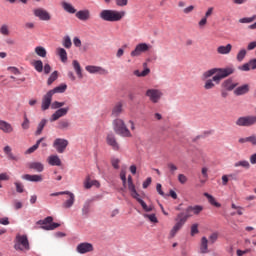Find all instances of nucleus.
<instances>
[{
  "instance_id": "nucleus-1",
  "label": "nucleus",
  "mask_w": 256,
  "mask_h": 256,
  "mask_svg": "<svg viewBox=\"0 0 256 256\" xmlns=\"http://www.w3.org/2000/svg\"><path fill=\"white\" fill-rule=\"evenodd\" d=\"M234 73L235 68L232 66L226 68H211L205 71L202 75L203 79H207L204 84V89H206V91L215 89V83L216 85H219L222 79H225Z\"/></svg>"
},
{
  "instance_id": "nucleus-2",
  "label": "nucleus",
  "mask_w": 256,
  "mask_h": 256,
  "mask_svg": "<svg viewBox=\"0 0 256 256\" xmlns=\"http://www.w3.org/2000/svg\"><path fill=\"white\" fill-rule=\"evenodd\" d=\"M127 15L125 10H113V9H104L99 13V17L102 21H107L108 23H117L124 19Z\"/></svg>"
},
{
  "instance_id": "nucleus-3",
  "label": "nucleus",
  "mask_w": 256,
  "mask_h": 256,
  "mask_svg": "<svg viewBox=\"0 0 256 256\" xmlns=\"http://www.w3.org/2000/svg\"><path fill=\"white\" fill-rule=\"evenodd\" d=\"M113 130L116 135H119L120 137H127L131 138L133 137V134L131 133V130L127 128V124H125V121L121 118H116L113 122Z\"/></svg>"
},
{
  "instance_id": "nucleus-4",
  "label": "nucleus",
  "mask_w": 256,
  "mask_h": 256,
  "mask_svg": "<svg viewBox=\"0 0 256 256\" xmlns=\"http://www.w3.org/2000/svg\"><path fill=\"white\" fill-rule=\"evenodd\" d=\"M14 249L16 251H30L31 245L29 244V239L27 235H17L14 243Z\"/></svg>"
},
{
  "instance_id": "nucleus-5",
  "label": "nucleus",
  "mask_w": 256,
  "mask_h": 256,
  "mask_svg": "<svg viewBox=\"0 0 256 256\" xmlns=\"http://www.w3.org/2000/svg\"><path fill=\"white\" fill-rule=\"evenodd\" d=\"M237 127H253L256 125V115L241 116L236 120Z\"/></svg>"
},
{
  "instance_id": "nucleus-6",
  "label": "nucleus",
  "mask_w": 256,
  "mask_h": 256,
  "mask_svg": "<svg viewBox=\"0 0 256 256\" xmlns=\"http://www.w3.org/2000/svg\"><path fill=\"white\" fill-rule=\"evenodd\" d=\"M151 103H159L163 97V91L161 89L149 88L145 93Z\"/></svg>"
},
{
  "instance_id": "nucleus-7",
  "label": "nucleus",
  "mask_w": 256,
  "mask_h": 256,
  "mask_svg": "<svg viewBox=\"0 0 256 256\" xmlns=\"http://www.w3.org/2000/svg\"><path fill=\"white\" fill-rule=\"evenodd\" d=\"M38 225H42V229L45 231H53V229H57L60 226L59 223L53 222V217L48 216L44 220H39Z\"/></svg>"
},
{
  "instance_id": "nucleus-8",
  "label": "nucleus",
  "mask_w": 256,
  "mask_h": 256,
  "mask_svg": "<svg viewBox=\"0 0 256 256\" xmlns=\"http://www.w3.org/2000/svg\"><path fill=\"white\" fill-rule=\"evenodd\" d=\"M33 15L39 19V21H51V13H49L45 8H34Z\"/></svg>"
},
{
  "instance_id": "nucleus-9",
  "label": "nucleus",
  "mask_w": 256,
  "mask_h": 256,
  "mask_svg": "<svg viewBox=\"0 0 256 256\" xmlns=\"http://www.w3.org/2000/svg\"><path fill=\"white\" fill-rule=\"evenodd\" d=\"M52 147L55 148L57 153H65V150L69 147V140L65 138H56L53 141Z\"/></svg>"
},
{
  "instance_id": "nucleus-10",
  "label": "nucleus",
  "mask_w": 256,
  "mask_h": 256,
  "mask_svg": "<svg viewBox=\"0 0 256 256\" xmlns=\"http://www.w3.org/2000/svg\"><path fill=\"white\" fill-rule=\"evenodd\" d=\"M151 49V44L145 42L139 43L135 46L134 50L130 53L131 57H141L142 53H147Z\"/></svg>"
},
{
  "instance_id": "nucleus-11",
  "label": "nucleus",
  "mask_w": 256,
  "mask_h": 256,
  "mask_svg": "<svg viewBox=\"0 0 256 256\" xmlns=\"http://www.w3.org/2000/svg\"><path fill=\"white\" fill-rule=\"evenodd\" d=\"M106 145H108V147H111L113 151H119V149H121V146L117 141V137L113 132H110L106 135Z\"/></svg>"
},
{
  "instance_id": "nucleus-12",
  "label": "nucleus",
  "mask_w": 256,
  "mask_h": 256,
  "mask_svg": "<svg viewBox=\"0 0 256 256\" xmlns=\"http://www.w3.org/2000/svg\"><path fill=\"white\" fill-rule=\"evenodd\" d=\"M85 70L90 73L91 75H109V70L101 67V66H95V65H88L85 67Z\"/></svg>"
},
{
  "instance_id": "nucleus-13",
  "label": "nucleus",
  "mask_w": 256,
  "mask_h": 256,
  "mask_svg": "<svg viewBox=\"0 0 256 256\" xmlns=\"http://www.w3.org/2000/svg\"><path fill=\"white\" fill-rule=\"evenodd\" d=\"M94 250H95V248L89 242H82V243L78 244L77 247H76V251L80 255H85L87 253H92V251H94Z\"/></svg>"
},
{
  "instance_id": "nucleus-14",
  "label": "nucleus",
  "mask_w": 256,
  "mask_h": 256,
  "mask_svg": "<svg viewBox=\"0 0 256 256\" xmlns=\"http://www.w3.org/2000/svg\"><path fill=\"white\" fill-rule=\"evenodd\" d=\"M69 110V106L57 109L50 117L51 123H53L54 121H59L61 117H65L67 113H69Z\"/></svg>"
},
{
  "instance_id": "nucleus-15",
  "label": "nucleus",
  "mask_w": 256,
  "mask_h": 256,
  "mask_svg": "<svg viewBox=\"0 0 256 256\" xmlns=\"http://www.w3.org/2000/svg\"><path fill=\"white\" fill-rule=\"evenodd\" d=\"M52 101H53V95L48 91L42 98V104H41L42 111H47V109H49V107L53 105V103H51Z\"/></svg>"
},
{
  "instance_id": "nucleus-16",
  "label": "nucleus",
  "mask_w": 256,
  "mask_h": 256,
  "mask_svg": "<svg viewBox=\"0 0 256 256\" xmlns=\"http://www.w3.org/2000/svg\"><path fill=\"white\" fill-rule=\"evenodd\" d=\"M189 217H192V215L188 214V213L185 214V212H181L176 216L175 224L178 225V227L183 228V225H185V223H187V219H189Z\"/></svg>"
},
{
  "instance_id": "nucleus-17",
  "label": "nucleus",
  "mask_w": 256,
  "mask_h": 256,
  "mask_svg": "<svg viewBox=\"0 0 256 256\" xmlns=\"http://www.w3.org/2000/svg\"><path fill=\"white\" fill-rule=\"evenodd\" d=\"M75 17L79 21H89L91 19V11L89 9H83L76 12Z\"/></svg>"
},
{
  "instance_id": "nucleus-18",
  "label": "nucleus",
  "mask_w": 256,
  "mask_h": 256,
  "mask_svg": "<svg viewBox=\"0 0 256 256\" xmlns=\"http://www.w3.org/2000/svg\"><path fill=\"white\" fill-rule=\"evenodd\" d=\"M24 181H30L31 183H41L43 181V176L41 174H24L22 175Z\"/></svg>"
},
{
  "instance_id": "nucleus-19",
  "label": "nucleus",
  "mask_w": 256,
  "mask_h": 256,
  "mask_svg": "<svg viewBox=\"0 0 256 256\" xmlns=\"http://www.w3.org/2000/svg\"><path fill=\"white\" fill-rule=\"evenodd\" d=\"M84 189H91V187H101V183L98 180H91V176H87L83 182Z\"/></svg>"
},
{
  "instance_id": "nucleus-20",
  "label": "nucleus",
  "mask_w": 256,
  "mask_h": 256,
  "mask_svg": "<svg viewBox=\"0 0 256 256\" xmlns=\"http://www.w3.org/2000/svg\"><path fill=\"white\" fill-rule=\"evenodd\" d=\"M28 168L36 171V173H43L45 171V165L37 161L28 163Z\"/></svg>"
},
{
  "instance_id": "nucleus-21",
  "label": "nucleus",
  "mask_w": 256,
  "mask_h": 256,
  "mask_svg": "<svg viewBox=\"0 0 256 256\" xmlns=\"http://www.w3.org/2000/svg\"><path fill=\"white\" fill-rule=\"evenodd\" d=\"M65 195H68L69 199L63 203L64 209H71L72 205H75V194L70 191H66Z\"/></svg>"
},
{
  "instance_id": "nucleus-22",
  "label": "nucleus",
  "mask_w": 256,
  "mask_h": 256,
  "mask_svg": "<svg viewBox=\"0 0 256 256\" xmlns=\"http://www.w3.org/2000/svg\"><path fill=\"white\" fill-rule=\"evenodd\" d=\"M237 85V82H233V79L229 78L223 81L222 89H225V91H233Z\"/></svg>"
},
{
  "instance_id": "nucleus-23",
  "label": "nucleus",
  "mask_w": 256,
  "mask_h": 256,
  "mask_svg": "<svg viewBox=\"0 0 256 256\" xmlns=\"http://www.w3.org/2000/svg\"><path fill=\"white\" fill-rule=\"evenodd\" d=\"M0 131H3V133H13L14 128L11 123L0 119Z\"/></svg>"
},
{
  "instance_id": "nucleus-24",
  "label": "nucleus",
  "mask_w": 256,
  "mask_h": 256,
  "mask_svg": "<svg viewBox=\"0 0 256 256\" xmlns=\"http://www.w3.org/2000/svg\"><path fill=\"white\" fill-rule=\"evenodd\" d=\"M232 49H233V45L227 44L226 46L224 45L218 46L216 51L218 55H229Z\"/></svg>"
},
{
  "instance_id": "nucleus-25",
  "label": "nucleus",
  "mask_w": 256,
  "mask_h": 256,
  "mask_svg": "<svg viewBox=\"0 0 256 256\" xmlns=\"http://www.w3.org/2000/svg\"><path fill=\"white\" fill-rule=\"evenodd\" d=\"M238 142L243 145L245 143H251L253 147H256V135L252 134L245 138H239Z\"/></svg>"
},
{
  "instance_id": "nucleus-26",
  "label": "nucleus",
  "mask_w": 256,
  "mask_h": 256,
  "mask_svg": "<svg viewBox=\"0 0 256 256\" xmlns=\"http://www.w3.org/2000/svg\"><path fill=\"white\" fill-rule=\"evenodd\" d=\"M3 151L10 161H19V158H17V156H15V154H13V149L11 148V146L6 145L3 148Z\"/></svg>"
},
{
  "instance_id": "nucleus-27",
  "label": "nucleus",
  "mask_w": 256,
  "mask_h": 256,
  "mask_svg": "<svg viewBox=\"0 0 256 256\" xmlns=\"http://www.w3.org/2000/svg\"><path fill=\"white\" fill-rule=\"evenodd\" d=\"M61 5L62 9H64L66 13H70V15L77 13V9H75V6H73V4L63 1Z\"/></svg>"
},
{
  "instance_id": "nucleus-28",
  "label": "nucleus",
  "mask_w": 256,
  "mask_h": 256,
  "mask_svg": "<svg viewBox=\"0 0 256 256\" xmlns=\"http://www.w3.org/2000/svg\"><path fill=\"white\" fill-rule=\"evenodd\" d=\"M47 161L52 167H61V158L57 155H50Z\"/></svg>"
},
{
  "instance_id": "nucleus-29",
  "label": "nucleus",
  "mask_w": 256,
  "mask_h": 256,
  "mask_svg": "<svg viewBox=\"0 0 256 256\" xmlns=\"http://www.w3.org/2000/svg\"><path fill=\"white\" fill-rule=\"evenodd\" d=\"M69 127H71V122H69V120L67 119L59 120L57 123V129H59L60 131H67Z\"/></svg>"
},
{
  "instance_id": "nucleus-30",
  "label": "nucleus",
  "mask_w": 256,
  "mask_h": 256,
  "mask_svg": "<svg viewBox=\"0 0 256 256\" xmlns=\"http://www.w3.org/2000/svg\"><path fill=\"white\" fill-rule=\"evenodd\" d=\"M185 211L188 215H191V211L194 213V215H199V213L203 211V206L201 205L188 206Z\"/></svg>"
},
{
  "instance_id": "nucleus-31",
  "label": "nucleus",
  "mask_w": 256,
  "mask_h": 256,
  "mask_svg": "<svg viewBox=\"0 0 256 256\" xmlns=\"http://www.w3.org/2000/svg\"><path fill=\"white\" fill-rule=\"evenodd\" d=\"M245 93H249L248 84H243L242 86H239L234 90V94H236L237 96L245 95Z\"/></svg>"
},
{
  "instance_id": "nucleus-32",
  "label": "nucleus",
  "mask_w": 256,
  "mask_h": 256,
  "mask_svg": "<svg viewBox=\"0 0 256 256\" xmlns=\"http://www.w3.org/2000/svg\"><path fill=\"white\" fill-rule=\"evenodd\" d=\"M123 113V103L118 102L112 109V117H119Z\"/></svg>"
},
{
  "instance_id": "nucleus-33",
  "label": "nucleus",
  "mask_w": 256,
  "mask_h": 256,
  "mask_svg": "<svg viewBox=\"0 0 256 256\" xmlns=\"http://www.w3.org/2000/svg\"><path fill=\"white\" fill-rule=\"evenodd\" d=\"M72 65L79 79H83V70L81 69V64H79V61L73 60Z\"/></svg>"
},
{
  "instance_id": "nucleus-34",
  "label": "nucleus",
  "mask_w": 256,
  "mask_h": 256,
  "mask_svg": "<svg viewBox=\"0 0 256 256\" xmlns=\"http://www.w3.org/2000/svg\"><path fill=\"white\" fill-rule=\"evenodd\" d=\"M208 243H209V240H207V237H202L201 245H200V253L202 254L209 253Z\"/></svg>"
},
{
  "instance_id": "nucleus-35",
  "label": "nucleus",
  "mask_w": 256,
  "mask_h": 256,
  "mask_svg": "<svg viewBox=\"0 0 256 256\" xmlns=\"http://www.w3.org/2000/svg\"><path fill=\"white\" fill-rule=\"evenodd\" d=\"M44 139L45 138H40L39 140H37L36 144H34L32 147L28 148L25 151V155H31V153H35V151L39 149V145H41V142H43Z\"/></svg>"
},
{
  "instance_id": "nucleus-36",
  "label": "nucleus",
  "mask_w": 256,
  "mask_h": 256,
  "mask_svg": "<svg viewBox=\"0 0 256 256\" xmlns=\"http://www.w3.org/2000/svg\"><path fill=\"white\" fill-rule=\"evenodd\" d=\"M89 213H91V200H87L82 207L83 217H89Z\"/></svg>"
},
{
  "instance_id": "nucleus-37",
  "label": "nucleus",
  "mask_w": 256,
  "mask_h": 256,
  "mask_svg": "<svg viewBox=\"0 0 256 256\" xmlns=\"http://www.w3.org/2000/svg\"><path fill=\"white\" fill-rule=\"evenodd\" d=\"M204 197L208 199V202L210 203V205H213L214 207H221V203L217 202V200L215 199V197H213V195L205 192Z\"/></svg>"
},
{
  "instance_id": "nucleus-38",
  "label": "nucleus",
  "mask_w": 256,
  "mask_h": 256,
  "mask_svg": "<svg viewBox=\"0 0 256 256\" xmlns=\"http://www.w3.org/2000/svg\"><path fill=\"white\" fill-rule=\"evenodd\" d=\"M56 51L62 63H67V50L65 48H57Z\"/></svg>"
},
{
  "instance_id": "nucleus-39",
  "label": "nucleus",
  "mask_w": 256,
  "mask_h": 256,
  "mask_svg": "<svg viewBox=\"0 0 256 256\" xmlns=\"http://www.w3.org/2000/svg\"><path fill=\"white\" fill-rule=\"evenodd\" d=\"M34 51L36 55H38V57H42V59H45V57H47V50L43 46H37Z\"/></svg>"
},
{
  "instance_id": "nucleus-40",
  "label": "nucleus",
  "mask_w": 256,
  "mask_h": 256,
  "mask_svg": "<svg viewBox=\"0 0 256 256\" xmlns=\"http://www.w3.org/2000/svg\"><path fill=\"white\" fill-rule=\"evenodd\" d=\"M65 91H67V85L66 84H61V85L55 87L54 89L49 90V92L52 95H55V93H65Z\"/></svg>"
},
{
  "instance_id": "nucleus-41",
  "label": "nucleus",
  "mask_w": 256,
  "mask_h": 256,
  "mask_svg": "<svg viewBox=\"0 0 256 256\" xmlns=\"http://www.w3.org/2000/svg\"><path fill=\"white\" fill-rule=\"evenodd\" d=\"M32 66L34 67L37 73H43V61L41 60H34L32 62Z\"/></svg>"
},
{
  "instance_id": "nucleus-42",
  "label": "nucleus",
  "mask_w": 256,
  "mask_h": 256,
  "mask_svg": "<svg viewBox=\"0 0 256 256\" xmlns=\"http://www.w3.org/2000/svg\"><path fill=\"white\" fill-rule=\"evenodd\" d=\"M234 167H242L243 169H251V164L247 160H240L234 163Z\"/></svg>"
},
{
  "instance_id": "nucleus-43",
  "label": "nucleus",
  "mask_w": 256,
  "mask_h": 256,
  "mask_svg": "<svg viewBox=\"0 0 256 256\" xmlns=\"http://www.w3.org/2000/svg\"><path fill=\"white\" fill-rule=\"evenodd\" d=\"M57 79H59V72L58 71L52 72L47 80V85H53V83H55Z\"/></svg>"
},
{
  "instance_id": "nucleus-44",
  "label": "nucleus",
  "mask_w": 256,
  "mask_h": 256,
  "mask_svg": "<svg viewBox=\"0 0 256 256\" xmlns=\"http://www.w3.org/2000/svg\"><path fill=\"white\" fill-rule=\"evenodd\" d=\"M150 73H151V69L149 68H145L142 72L139 70L134 71V75L136 77H147V75H149Z\"/></svg>"
},
{
  "instance_id": "nucleus-45",
  "label": "nucleus",
  "mask_w": 256,
  "mask_h": 256,
  "mask_svg": "<svg viewBox=\"0 0 256 256\" xmlns=\"http://www.w3.org/2000/svg\"><path fill=\"white\" fill-rule=\"evenodd\" d=\"M45 125H47V119H42L37 126L36 135H41V133H43V129H45Z\"/></svg>"
},
{
  "instance_id": "nucleus-46",
  "label": "nucleus",
  "mask_w": 256,
  "mask_h": 256,
  "mask_svg": "<svg viewBox=\"0 0 256 256\" xmlns=\"http://www.w3.org/2000/svg\"><path fill=\"white\" fill-rule=\"evenodd\" d=\"M181 227L177 224H175L172 229L170 230L169 233V239H173L175 237V235H177V233H179V231H181Z\"/></svg>"
},
{
  "instance_id": "nucleus-47",
  "label": "nucleus",
  "mask_w": 256,
  "mask_h": 256,
  "mask_svg": "<svg viewBox=\"0 0 256 256\" xmlns=\"http://www.w3.org/2000/svg\"><path fill=\"white\" fill-rule=\"evenodd\" d=\"M129 191H130L131 197H133V199H136V201H138V203L141 204V201H143V199H141V195H139V193L137 192V189L132 188Z\"/></svg>"
},
{
  "instance_id": "nucleus-48",
  "label": "nucleus",
  "mask_w": 256,
  "mask_h": 256,
  "mask_svg": "<svg viewBox=\"0 0 256 256\" xmlns=\"http://www.w3.org/2000/svg\"><path fill=\"white\" fill-rule=\"evenodd\" d=\"M245 57H247V50L245 48L239 50V52L237 53L236 59L237 61H239V63H241V61H243V59H245Z\"/></svg>"
},
{
  "instance_id": "nucleus-49",
  "label": "nucleus",
  "mask_w": 256,
  "mask_h": 256,
  "mask_svg": "<svg viewBox=\"0 0 256 256\" xmlns=\"http://www.w3.org/2000/svg\"><path fill=\"white\" fill-rule=\"evenodd\" d=\"M62 45H63V47H65L66 49H71V46L73 45V43L71 42V37H69V36H64Z\"/></svg>"
},
{
  "instance_id": "nucleus-50",
  "label": "nucleus",
  "mask_w": 256,
  "mask_h": 256,
  "mask_svg": "<svg viewBox=\"0 0 256 256\" xmlns=\"http://www.w3.org/2000/svg\"><path fill=\"white\" fill-rule=\"evenodd\" d=\"M255 19H256V15H253L252 17L240 18L238 21L239 23H242V24H249V23H253Z\"/></svg>"
},
{
  "instance_id": "nucleus-51",
  "label": "nucleus",
  "mask_w": 256,
  "mask_h": 256,
  "mask_svg": "<svg viewBox=\"0 0 256 256\" xmlns=\"http://www.w3.org/2000/svg\"><path fill=\"white\" fill-rule=\"evenodd\" d=\"M140 205L142 209L146 211V213H151V211H153V205L148 206L147 203H145L143 200H140Z\"/></svg>"
},
{
  "instance_id": "nucleus-52",
  "label": "nucleus",
  "mask_w": 256,
  "mask_h": 256,
  "mask_svg": "<svg viewBox=\"0 0 256 256\" xmlns=\"http://www.w3.org/2000/svg\"><path fill=\"white\" fill-rule=\"evenodd\" d=\"M143 217L144 219H149L151 223H159V220L155 214H144Z\"/></svg>"
},
{
  "instance_id": "nucleus-53",
  "label": "nucleus",
  "mask_w": 256,
  "mask_h": 256,
  "mask_svg": "<svg viewBox=\"0 0 256 256\" xmlns=\"http://www.w3.org/2000/svg\"><path fill=\"white\" fill-rule=\"evenodd\" d=\"M63 107H65V102L54 101L51 104V109H63Z\"/></svg>"
},
{
  "instance_id": "nucleus-54",
  "label": "nucleus",
  "mask_w": 256,
  "mask_h": 256,
  "mask_svg": "<svg viewBox=\"0 0 256 256\" xmlns=\"http://www.w3.org/2000/svg\"><path fill=\"white\" fill-rule=\"evenodd\" d=\"M119 163H121V160L119 158H112L111 159V165L114 169H119Z\"/></svg>"
},
{
  "instance_id": "nucleus-55",
  "label": "nucleus",
  "mask_w": 256,
  "mask_h": 256,
  "mask_svg": "<svg viewBox=\"0 0 256 256\" xmlns=\"http://www.w3.org/2000/svg\"><path fill=\"white\" fill-rule=\"evenodd\" d=\"M14 185L16 187L17 193H23V191H25V187L23 186V183L15 182Z\"/></svg>"
},
{
  "instance_id": "nucleus-56",
  "label": "nucleus",
  "mask_w": 256,
  "mask_h": 256,
  "mask_svg": "<svg viewBox=\"0 0 256 256\" xmlns=\"http://www.w3.org/2000/svg\"><path fill=\"white\" fill-rule=\"evenodd\" d=\"M193 11H195V6L193 5H189L183 9L184 15H189L190 13H193Z\"/></svg>"
},
{
  "instance_id": "nucleus-57",
  "label": "nucleus",
  "mask_w": 256,
  "mask_h": 256,
  "mask_svg": "<svg viewBox=\"0 0 256 256\" xmlns=\"http://www.w3.org/2000/svg\"><path fill=\"white\" fill-rule=\"evenodd\" d=\"M117 7H127L129 0H115Z\"/></svg>"
},
{
  "instance_id": "nucleus-58",
  "label": "nucleus",
  "mask_w": 256,
  "mask_h": 256,
  "mask_svg": "<svg viewBox=\"0 0 256 256\" xmlns=\"http://www.w3.org/2000/svg\"><path fill=\"white\" fill-rule=\"evenodd\" d=\"M0 33H1V35H5V36L9 35V27L5 24L2 25L0 27Z\"/></svg>"
},
{
  "instance_id": "nucleus-59",
  "label": "nucleus",
  "mask_w": 256,
  "mask_h": 256,
  "mask_svg": "<svg viewBox=\"0 0 256 256\" xmlns=\"http://www.w3.org/2000/svg\"><path fill=\"white\" fill-rule=\"evenodd\" d=\"M8 71H10L13 75H21V71H19V68L10 66L7 68Z\"/></svg>"
},
{
  "instance_id": "nucleus-60",
  "label": "nucleus",
  "mask_w": 256,
  "mask_h": 256,
  "mask_svg": "<svg viewBox=\"0 0 256 256\" xmlns=\"http://www.w3.org/2000/svg\"><path fill=\"white\" fill-rule=\"evenodd\" d=\"M178 181L179 183H181V185H185V183H187V176H185L184 174H179Z\"/></svg>"
},
{
  "instance_id": "nucleus-61",
  "label": "nucleus",
  "mask_w": 256,
  "mask_h": 256,
  "mask_svg": "<svg viewBox=\"0 0 256 256\" xmlns=\"http://www.w3.org/2000/svg\"><path fill=\"white\" fill-rule=\"evenodd\" d=\"M199 226L197 225V224H193L192 226H191V235H192V237L194 236V235H197V233H199V228H198Z\"/></svg>"
},
{
  "instance_id": "nucleus-62",
  "label": "nucleus",
  "mask_w": 256,
  "mask_h": 256,
  "mask_svg": "<svg viewBox=\"0 0 256 256\" xmlns=\"http://www.w3.org/2000/svg\"><path fill=\"white\" fill-rule=\"evenodd\" d=\"M207 25V18L203 17L201 20L198 22V27L200 29H203Z\"/></svg>"
},
{
  "instance_id": "nucleus-63",
  "label": "nucleus",
  "mask_w": 256,
  "mask_h": 256,
  "mask_svg": "<svg viewBox=\"0 0 256 256\" xmlns=\"http://www.w3.org/2000/svg\"><path fill=\"white\" fill-rule=\"evenodd\" d=\"M239 70L240 71H251V66H250L249 62L240 66Z\"/></svg>"
},
{
  "instance_id": "nucleus-64",
  "label": "nucleus",
  "mask_w": 256,
  "mask_h": 256,
  "mask_svg": "<svg viewBox=\"0 0 256 256\" xmlns=\"http://www.w3.org/2000/svg\"><path fill=\"white\" fill-rule=\"evenodd\" d=\"M22 129L24 130L29 129V118H27V116L24 117V121L22 123Z\"/></svg>"
}]
</instances>
